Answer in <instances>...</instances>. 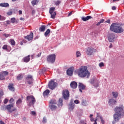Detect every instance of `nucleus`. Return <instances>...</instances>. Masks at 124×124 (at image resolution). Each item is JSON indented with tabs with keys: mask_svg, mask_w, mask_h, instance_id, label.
<instances>
[{
	"mask_svg": "<svg viewBox=\"0 0 124 124\" xmlns=\"http://www.w3.org/2000/svg\"><path fill=\"white\" fill-rule=\"evenodd\" d=\"M70 86L72 89H76L78 86V84H77V82L75 81H72L70 84Z\"/></svg>",
	"mask_w": 124,
	"mask_h": 124,
	"instance_id": "18",
	"label": "nucleus"
},
{
	"mask_svg": "<svg viewBox=\"0 0 124 124\" xmlns=\"http://www.w3.org/2000/svg\"><path fill=\"white\" fill-rule=\"evenodd\" d=\"M62 97L65 99V100H67L69 98V91L67 90H64L62 92Z\"/></svg>",
	"mask_w": 124,
	"mask_h": 124,
	"instance_id": "7",
	"label": "nucleus"
},
{
	"mask_svg": "<svg viewBox=\"0 0 124 124\" xmlns=\"http://www.w3.org/2000/svg\"><path fill=\"white\" fill-rule=\"evenodd\" d=\"M26 80L27 81L28 84L29 85H31L33 82V78H32V76L28 75L26 77Z\"/></svg>",
	"mask_w": 124,
	"mask_h": 124,
	"instance_id": "11",
	"label": "nucleus"
},
{
	"mask_svg": "<svg viewBox=\"0 0 124 124\" xmlns=\"http://www.w3.org/2000/svg\"><path fill=\"white\" fill-rule=\"evenodd\" d=\"M110 31L116 33H122L124 32V29L117 23H112L110 27Z\"/></svg>",
	"mask_w": 124,
	"mask_h": 124,
	"instance_id": "3",
	"label": "nucleus"
},
{
	"mask_svg": "<svg viewBox=\"0 0 124 124\" xmlns=\"http://www.w3.org/2000/svg\"><path fill=\"white\" fill-rule=\"evenodd\" d=\"M16 79L17 80H18V81H20V80H22V79H23V75H21V74L18 75L16 77Z\"/></svg>",
	"mask_w": 124,
	"mask_h": 124,
	"instance_id": "29",
	"label": "nucleus"
},
{
	"mask_svg": "<svg viewBox=\"0 0 124 124\" xmlns=\"http://www.w3.org/2000/svg\"><path fill=\"white\" fill-rule=\"evenodd\" d=\"M98 118H99L100 119H102V117L101 116V115H100V113H97V117L96 119H98Z\"/></svg>",
	"mask_w": 124,
	"mask_h": 124,
	"instance_id": "37",
	"label": "nucleus"
},
{
	"mask_svg": "<svg viewBox=\"0 0 124 124\" xmlns=\"http://www.w3.org/2000/svg\"><path fill=\"white\" fill-rule=\"evenodd\" d=\"M72 15V12H70L68 15V17H69V16H71Z\"/></svg>",
	"mask_w": 124,
	"mask_h": 124,
	"instance_id": "53",
	"label": "nucleus"
},
{
	"mask_svg": "<svg viewBox=\"0 0 124 124\" xmlns=\"http://www.w3.org/2000/svg\"><path fill=\"white\" fill-rule=\"evenodd\" d=\"M32 5L34 6V5H36L37 4V0H33L31 1Z\"/></svg>",
	"mask_w": 124,
	"mask_h": 124,
	"instance_id": "33",
	"label": "nucleus"
},
{
	"mask_svg": "<svg viewBox=\"0 0 124 124\" xmlns=\"http://www.w3.org/2000/svg\"><path fill=\"white\" fill-rule=\"evenodd\" d=\"M78 88L79 91L80 93H83L82 90H85L86 89V86L83 84V83H78Z\"/></svg>",
	"mask_w": 124,
	"mask_h": 124,
	"instance_id": "15",
	"label": "nucleus"
},
{
	"mask_svg": "<svg viewBox=\"0 0 124 124\" xmlns=\"http://www.w3.org/2000/svg\"><path fill=\"white\" fill-rule=\"evenodd\" d=\"M9 73L7 71H3L0 74V80H4L7 75H8Z\"/></svg>",
	"mask_w": 124,
	"mask_h": 124,
	"instance_id": "10",
	"label": "nucleus"
},
{
	"mask_svg": "<svg viewBox=\"0 0 124 124\" xmlns=\"http://www.w3.org/2000/svg\"><path fill=\"white\" fill-rule=\"evenodd\" d=\"M1 109L4 111L7 110L8 112H9V113H12V112H14V111H16L17 110L16 108L14 107V105L13 104L2 106Z\"/></svg>",
	"mask_w": 124,
	"mask_h": 124,
	"instance_id": "4",
	"label": "nucleus"
},
{
	"mask_svg": "<svg viewBox=\"0 0 124 124\" xmlns=\"http://www.w3.org/2000/svg\"><path fill=\"white\" fill-rule=\"evenodd\" d=\"M10 41L11 45H12L13 46H14V45H15V41L14 40V39H11L10 40Z\"/></svg>",
	"mask_w": 124,
	"mask_h": 124,
	"instance_id": "35",
	"label": "nucleus"
},
{
	"mask_svg": "<svg viewBox=\"0 0 124 124\" xmlns=\"http://www.w3.org/2000/svg\"><path fill=\"white\" fill-rule=\"evenodd\" d=\"M1 20H5V17H4V16H1Z\"/></svg>",
	"mask_w": 124,
	"mask_h": 124,
	"instance_id": "58",
	"label": "nucleus"
},
{
	"mask_svg": "<svg viewBox=\"0 0 124 124\" xmlns=\"http://www.w3.org/2000/svg\"><path fill=\"white\" fill-rule=\"evenodd\" d=\"M73 71H74V67H73L68 69L66 71L67 75H68V76H72V75H73Z\"/></svg>",
	"mask_w": 124,
	"mask_h": 124,
	"instance_id": "13",
	"label": "nucleus"
},
{
	"mask_svg": "<svg viewBox=\"0 0 124 124\" xmlns=\"http://www.w3.org/2000/svg\"><path fill=\"white\" fill-rule=\"evenodd\" d=\"M19 15H22V11L21 10L19 11Z\"/></svg>",
	"mask_w": 124,
	"mask_h": 124,
	"instance_id": "61",
	"label": "nucleus"
},
{
	"mask_svg": "<svg viewBox=\"0 0 124 124\" xmlns=\"http://www.w3.org/2000/svg\"><path fill=\"white\" fill-rule=\"evenodd\" d=\"M22 103V99L19 98L18 100L16 102V105L18 106V105H20Z\"/></svg>",
	"mask_w": 124,
	"mask_h": 124,
	"instance_id": "30",
	"label": "nucleus"
},
{
	"mask_svg": "<svg viewBox=\"0 0 124 124\" xmlns=\"http://www.w3.org/2000/svg\"><path fill=\"white\" fill-rule=\"evenodd\" d=\"M11 23H12L13 24H14V23L16 22V18H15V17H13L11 19Z\"/></svg>",
	"mask_w": 124,
	"mask_h": 124,
	"instance_id": "36",
	"label": "nucleus"
},
{
	"mask_svg": "<svg viewBox=\"0 0 124 124\" xmlns=\"http://www.w3.org/2000/svg\"><path fill=\"white\" fill-rule=\"evenodd\" d=\"M75 107V104L73 102H70L69 105V109L70 111H72L74 109V107Z\"/></svg>",
	"mask_w": 124,
	"mask_h": 124,
	"instance_id": "17",
	"label": "nucleus"
},
{
	"mask_svg": "<svg viewBox=\"0 0 124 124\" xmlns=\"http://www.w3.org/2000/svg\"><path fill=\"white\" fill-rule=\"evenodd\" d=\"M93 17H92L91 16H88L86 17L85 16H83L81 17V19L82 20V21H83L84 22H86V21H89V20H90V19H92Z\"/></svg>",
	"mask_w": 124,
	"mask_h": 124,
	"instance_id": "20",
	"label": "nucleus"
},
{
	"mask_svg": "<svg viewBox=\"0 0 124 124\" xmlns=\"http://www.w3.org/2000/svg\"><path fill=\"white\" fill-rule=\"evenodd\" d=\"M0 124H5L4 123V122L2 121H0Z\"/></svg>",
	"mask_w": 124,
	"mask_h": 124,
	"instance_id": "63",
	"label": "nucleus"
},
{
	"mask_svg": "<svg viewBox=\"0 0 124 124\" xmlns=\"http://www.w3.org/2000/svg\"><path fill=\"white\" fill-rule=\"evenodd\" d=\"M31 57L30 55H28L25 57H24L23 59V61L24 62H29V61L31 60V58L30 57Z\"/></svg>",
	"mask_w": 124,
	"mask_h": 124,
	"instance_id": "21",
	"label": "nucleus"
},
{
	"mask_svg": "<svg viewBox=\"0 0 124 124\" xmlns=\"http://www.w3.org/2000/svg\"><path fill=\"white\" fill-rule=\"evenodd\" d=\"M47 62H51V63H54L55 61H56V55L55 54H51L47 56Z\"/></svg>",
	"mask_w": 124,
	"mask_h": 124,
	"instance_id": "5",
	"label": "nucleus"
},
{
	"mask_svg": "<svg viewBox=\"0 0 124 124\" xmlns=\"http://www.w3.org/2000/svg\"><path fill=\"white\" fill-rule=\"evenodd\" d=\"M108 102L110 104H116V103H117V101L113 99H110L109 100Z\"/></svg>",
	"mask_w": 124,
	"mask_h": 124,
	"instance_id": "25",
	"label": "nucleus"
},
{
	"mask_svg": "<svg viewBox=\"0 0 124 124\" xmlns=\"http://www.w3.org/2000/svg\"><path fill=\"white\" fill-rule=\"evenodd\" d=\"M10 35H11L10 34H6V33H4L3 34V36H5V37H6V38L8 37V36H10Z\"/></svg>",
	"mask_w": 124,
	"mask_h": 124,
	"instance_id": "43",
	"label": "nucleus"
},
{
	"mask_svg": "<svg viewBox=\"0 0 124 124\" xmlns=\"http://www.w3.org/2000/svg\"><path fill=\"white\" fill-rule=\"evenodd\" d=\"M56 82L54 80H51L49 82L48 86L49 89H50V90H54L55 88H56Z\"/></svg>",
	"mask_w": 124,
	"mask_h": 124,
	"instance_id": "9",
	"label": "nucleus"
},
{
	"mask_svg": "<svg viewBox=\"0 0 124 124\" xmlns=\"http://www.w3.org/2000/svg\"><path fill=\"white\" fill-rule=\"evenodd\" d=\"M115 38V34H111L108 36V41L109 42H113L114 39Z\"/></svg>",
	"mask_w": 124,
	"mask_h": 124,
	"instance_id": "19",
	"label": "nucleus"
},
{
	"mask_svg": "<svg viewBox=\"0 0 124 124\" xmlns=\"http://www.w3.org/2000/svg\"><path fill=\"white\" fill-rule=\"evenodd\" d=\"M24 38L28 40V41H31L33 39V32L31 31L29 35L24 37Z\"/></svg>",
	"mask_w": 124,
	"mask_h": 124,
	"instance_id": "12",
	"label": "nucleus"
},
{
	"mask_svg": "<svg viewBox=\"0 0 124 124\" xmlns=\"http://www.w3.org/2000/svg\"><path fill=\"white\" fill-rule=\"evenodd\" d=\"M112 94L114 98H117L119 96V93L117 92H112Z\"/></svg>",
	"mask_w": 124,
	"mask_h": 124,
	"instance_id": "22",
	"label": "nucleus"
},
{
	"mask_svg": "<svg viewBox=\"0 0 124 124\" xmlns=\"http://www.w3.org/2000/svg\"><path fill=\"white\" fill-rule=\"evenodd\" d=\"M96 121H97V118H96L95 120H94V123L93 124H97V123L96 122Z\"/></svg>",
	"mask_w": 124,
	"mask_h": 124,
	"instance_id": "57",
	"label": "nucleus"
},
{
	"mask_svg": "<svg viewBox=\"0 0 124 124\" xmlns=\"http://www.w3.org/2000/svg\"><path fill=\"white\" fill-rule=\"evenodd\" d=\"M31 114L33 115V116H35L36 115V113H35V111H31Z\"/></svg>",
	"mask_w": 124,
	"mask_h": 124,
	"instance_id": "49",
	"label": "nucleus"
},
{
	"mask_svg": "<svg viewBox=\"0 0 124 124\" xmlns=\"http://www.w3.org/2000/svg\"><path fill=\"white\" fill-rule=\"evenodd\" d=\"M8 102V99H5L4 100V104H6Z\"/></svg>",
	"mask_w": 124,
	"mask_h": 124,
	"instance_id": "47",
	"label": "nucleus"
},
{
	"mask_svg": "<svg viewBox=\"0 0 124 124\" xmlns=\"http://www.w3.org/2000/svg\"><path fill=\"white\" fill-rule=\"evenodd\" d=\"M100 24H101L100 23V22L99 21V22H98L97 24H96V26H100Z\"/></svg>",
	"mask_w": 124,
	"mask_h": 124,
	"instance_id": "59",
	"label": "nucleus"
},
{
	"mask_svg": "<svg viewBox=\"0 0 124 124\" xmlns=\"http://www.w3.org/2000/svg\"><path fill=\"white\" fill-rule=\"evenodd\" d=\"M112 10H116V7L115 6H113L112 7Z\"/></svg>",
	"mask_w": 124,
	"mask_h": 124,
	"instance_id": "60",
	"label": "nucleus"
},
{
	"mask_svg": "<svg viewBox=\"0 0 124 124\" xmlns=\"http://www.w3.org/2000/svg\"><path fill=\"white\" fill-rule=\"evenodd\" d=\"M99 66H100V67H102V66H104V63L103 62H100L99 64Z\"/></svg>",
	"mask_w": 124,
	"mask_h": 124,
	"instance_id": "42",
	"label": "nucleus"
},
{
	"mask_svg": "<svg viewBox=\"0 0 124 124\" xmlns=\"http://www.w3.org/2000/svg\"><path fill=\"white\" fill-rule=\"evenodd\" d=\"M49 103L51 105H54V104H57V101L55 99H52L49 101Z\"/></svg>",
	"mask_w": 124,
	"mask_h": 124,
	"instance_id": "27",
	"label": "nucleus"
},
{
	"mask_svg": "<svg viewBox=\"0 0 124 124\" xmlns=\"http://www.w3.org/2000/svg\"><path fill=\"white\" fill-rule=\"evenodd\" d=\"M100 120H101V122L102 124H104V120H103V119L102 118Z\"/></svg>",
	"mask_w": 124,
	"mask_h": 124,
	"instance_id": "54",
	"label": "nucleus"
},
{
	"mask_svg": "<svg viewBox=\"0 0 124 124\" xmlns=\"http://www.w3.org/2000/svg\"><path fill=\"white\" fill-rule=\"evenodd\" d=\"M2 49L3 50H6V51H7L8 50V49L7 48V45H4L2 47Z\"/></svg>",
	"mask_w": 124,
	"mask_h": 124,
	"instance_id": "39",
	"label": "nucleus"
},
{
	"mask_svg": "<svg viewBox=\"0 0 124 124\" xmlns=\"http://www.w3.org/2000/svg\"><path fill=\"white\" fill-rule=\"evenodd\" d=\"M0 6H1L2 7H8V6H9V4H8V3H0Z\"/></svg>",
	"mask_w": 124,
	"mask_h": 124,
	"instance_id": "26",
	"label": "nucleus"
},
{
	"mask_svg": "<svg viewBox=\"0 0 124 124\" xmlns=\"http://www.w3.org/2000/svg\"><path fill=\"white\" fill-rule=\"evenodd\" d=\"M77 58H79V57H81V52L79 51H77L76 53Z\"/></svg>",
	"mask_w": 124,
	"mask_h": 124,
	"instance_id": "31",
	"label": "nucleus"
},
{
	"mask_svg": "<svg viewBox=\"0 0 124 124\" xmlns=\"http://www.w3.org/2000/svg\"><path fill=\"white\" fill-rule=\"evenodd\" d=\"M93 114H91L90 116V120H91L92 122H93V121H94V118H93Z\"/></svg>",
	"mask_w": 124,
	"mask_h": 124,
	"instance_id": "40",
	"label": "nucleus"
},
{
	"mask_svg": "<svg viewBox=\"0 0 124 124\" xmlns=\"http://www.w3.org/2000/svg\"><path fill=\"white\" fill-rule=\"evenodd\" d=\"M86 53L88 56L93 55V48L89 47L87 50Z\"/></svg>",
	"mask_w": 124,
	"mask_h": 124,
	"instance_id": "14",
	"label": "nucleus"
},
{
	"mask_svg": "<svg viewBox=\"0 0 124 124\" xmlns=\"http://www.w3.org/2000/svg\"><path fill=\"white\" fill-rule=\"evenodd\" d=\"M74 103H76V104H79V101L78 100H75Z\"/></svg>",
	"mask_w": 124,
	"mask_h": 124,
	"instance_id": "48",
	"label": "nucleus"
},
{
	"mask_svg": "<svg viewBox=\"0 0 124 124\" xmlns=\"http://www.w3.org/2000/svg\"><path fill=\"white\" fill-rule=\"evenodd\" d=\"M47 122V120L46 119V118H44L43 120V123L45 124Z\"/></svg>",
	"mask_w": 124,
	"mask_h": 124,
	"instance_id": "45",
	"label": "nucleus"
},
{
	"mask_svg": "<svg viewBox=\"0 0 124 124\" xmlns=\"http://www.w3.org/2000/svg\"><path fill=\"white\" fill-rule=\"evenodd\" d=\"M61 1L60 0H57L56 2H55V5H59V4H60L61 3Z\"/></svg>",
	"mask_w": 124,
	"mask_h": 124,
	"instance_id": "41",
	"label": "nucleus"
},
{
	"mask_svg": "<svg viewBox=\"0 0 124 124\" xmlns=\"http://www.w3.org/2000/svg\"><path fill=\"white\" fill-rule=\"evenodd\" d=\"M43 70L44 71V72H45V71H46L47 69H46V68H43Z\"/></svg>",
	"mask_w": 124,
	"mask_h": 124,
	"instance_id": "62",
	"label": "nucleus"
},
{
	"mask_svg": "<svg viewBox=\"0 0 124 124\" xmlns=\"http://www.w3.org/2000/svg\"><path fill=\"white\" fill-rule=\"evenodd\" d=\"M41 54H42V53L40 52L39 54L37 55H36L37 58H39V57H40L41 56Z\"/></svg>",
	"mask_w": 124,
	"mask_h": 124,
	"instance_id": "51",
	"label": "nucleus"
},
{
	"mask_svg": "<svg viewBox=\"0 0 124 124\" xmlns=\"http://www.w3.org/2000/svg\"><path fill=\"white\" fill-rule=\"evenodd\" d=\"M112 46H112V44H110V45H109V48H112Z\"/></svg>",
	"mask_w": 124,
	"mask_h": 124,
	"instance_id": "64",
	"label": "nucleus"
},
{
	"mask_svg": "<svg viewBox=\"0 0 124 124\" xmlns=\"http://www.w3.org/2000/svg\"><path fill=\"white\" fill-rule=\"evenodd\" d=\"M29 102V105H33L35 103V98L33 95L28 96L26 98Z\"/></svg>",
	"mask_w": 124,
	"mask_h": 124,
	"instance_id": "6",
	"label": "nucleus"
},
{
	"mask_svg": "<svg viewBox=\"0 0 124 124\" xmlns=\"http://www.w3.org/2000/svg\"><path fill=\"white\" fill-rule=\"evenodd\" d=\"M8 88L9 90L12 92H14L15 91V88H14V84L13 83H9Z\"/></svg>",
	"mask_w": 124,
	"mask_h": 124,
	"instance_id": "16",
	"label": "nucleus"
},
{
	"mask_svg": "<svg viewBox=\"0 0 124 124\" xmlns=\"http://www.w3.org/2000/svg\"><path fill=\"white\" fill-rule=\"evenodd\" d=\"M13 13L12 12V11H10V12L7 13V15L10 16V15H12Z\"/></svg>",
	"mask_w": 124,
	"mask_h": 124,
	"instance_id": "44",
	"label": "nucleus"
},
{
	"mask_svg": "<svg viewBox=\"0 0 124 124\" xmlns=\"http://www.w3.org/2000/svg\"><path fill=\"white\" fill-rule=\"evenodd\" d=\"M51 32V31H50V29H47L45 33V36H47L49 33Z\"/></svg>",
	"mask_w": 124,
	"mask_h": 124,
	"instance_id": "34",
	"label": "nucleus"
},
{
	"mask_svg": "<svg viewBox=\"0 0 124 124\" xmlns=\"http://www.w3.org/2000/svg\"><path fill=\"white\" fill-rule=\"evenodd\" d=\"M105 23H108V24H110V19H108L105 21Z\"/></svg>",
	"mask_w": 124,
	"mask_h": 124,
	"instance_id": "56",
	"label": "nucleus"
},
{
	"mask_svg": "<svg viewBox=\"0 0 124 124\" xmlns=\"http://www.w3.org/2000/svg\"><path fill=\"white\" fill-rule=\"evenodd\" d=\"M77 74L79 77L85 78L87 76V78L90 77V72L88 70V67L81 66L77 71Z\"/></svg>",
	"mask_w": 124,
	"mask_h": 124,
	"instance_id": "1",
	"label": "nucleus"
},
{
	"mask_svg": "<svg viewBox=\"0 0 124 124\" xmlns=\"http://www.w3.org/2000/svg\"><path fill=\"white\" fill-rule=\"evenodd\" d=\"M104 22V19H102L100 21V22L101 24H102V23H103Z\"/></svg>",
	"mask_w": 124,
	"mask_h": 124,
	"instance_id": "52",
	"label": "nucleus"
},
{
	"mask_svg": "<svg viewBox=\"0 0 124 124\" xmlns=\"http://www.w3.org/2000/svg\"><path fill=\"white\" fill-rule=\"evenodd\" d=\"M6 22V24L7 25H10V24H11V22L10 21H9V20H7Z\"/></svg>",
	"mask_w": 124,
	"mask_h": 124,
	"instance_id": "50",
	"label": "nucleus"
},
{
	"mask_svg": "<svg viewBox=\"0 0 124 124\" xmlns=\"http://www.w3.org/2000/svg\"><path fill=\"white\" fill-rule=\"evenodd\" d=\"M49 93H50V90L47 89L43 93V95L44 96H47V95H49Z\"/></svg>",
	"mask_w": 124,
	"mask_h": 124,
	"instance_id": "23",
	"label": "nucleus"
},
{
	"mask_svg": "<svg viewBox=\"0 0 124 124\" xmlns=\"http://www.w3.org/2000/svg\"><path fill=\"white\" fill-rule=\"evenodd\" d=\"M114 111L116 113L114 114L113 118L115 121H119V120L121 119L122 116L124 114V108L123 107V106H121V107H116L114 108Z\"/></svg>",
	"mask_w": 124,
	"mask_h": 124,
	"instance_id": "2",
	"label": "nucleus"
},
{
	"mask_svg": "<svg viewBox=\"0 0 124 124\" xmlns=\"http://www.w3.org/2000/svg\"><path fill=\"white\" fill-rule=\"evenodd\" d=\"M58 105L59 106H62V99H59Z\"/></svg>",
	"mask_w": 124,
	"mask_h": 124,
	"instance_id": "32",
	"label": "nucleus"
},
{
	"mask_svg": "<svg viewBox=\"0 0 124 124\" xmlns=\"http://www.w3.org/2000/svg\"><path fill=\"white\" fill-rule=\"evenodd\" d=\"M55 9H56V8L55 7H51L49 9V14L51 15V18H52V19H55L56 17V15H57V12H55Z\"/></svg>",
	"mask_w": 124,
	"mask_h": 124,
	"instance_id": "8",
	"label": "nucleus"
},
{
	"mask_svg": "<svg viewBox=\"0 0 124 124\" xmlns=\"http://www.w3.org/2000/svg\"><path fill=\"white\" fill-rule=\"evenodd\" d=\"M14 102V99L13 98H11L10 100H9L10 103H12L13 102Z\"/></svg>",
	"mask_w": 124,
	"mask_h": 124,
	"instance_id": "46",
	"label": "nucleus"
},
{
	"mask_svg": "<svg viewBox=\"0 0 124 124\" xmlns=\"http://www.w3.org/2000/svg\"><path fill=\"white\" fill-rule=\"evenodd\" d=\"M81 104H82V105H83V106H86V105H87V102H86V101L82 100V101H81Z\"/></svg>",
	"mask_w": 124,
	"mask_h": 124,
	"instance_id": "38",
	"label": "nucleus"
},
{
	"mask_svg": "<svg viewBox=\"0 0 124 124\" xmlns=\"http://www.w3.org/2000/svg\"><path fill=\"white\" fill-rule=\"evenodd\" d=\"M45 30H46V26L45 25H42L39 28L40 31H45Z\"/></svg>",
	"mask_w": 124,
	"mask_h": 124,
	"instance_id": "24",
	"label": "nucleus"
},
{
	"mask_svg": "<svg viewBox=\"0 0 124 124\" xmlns=\"http://www.w3.org/2000/svg\"><path fill=\"white\" fill-rule=\"evenodd\" d=\"M57 108H58V107H57V106H56L55 105H50V109H51L52 110V111H53V110H56V109H57Z\"/></svg>",
	"mask_w": 124,
	"mask_h": 124,
	"instance_id": "28",
	"label": "nucleus"
},
{
	"mask_svg": "<svg viewBox=\"0 0 124 124\" xmlns=\"http://www.w3.org/2000/svg\"><path fill=\"white\" fill-rule=\"evenodd\" d=\"M94 87H98V86H99V83L98 82H97L96 84V85H94Z\"/></svg>",
	"mask_w": 124,
	"mask_h": 124,
	"instance_id": "55",
	"label": "nucleus"
}]
</instances>
